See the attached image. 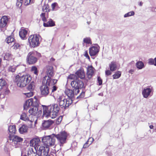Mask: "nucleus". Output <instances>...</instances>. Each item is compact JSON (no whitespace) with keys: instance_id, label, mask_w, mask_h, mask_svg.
<instances>
[{"instance_id":"34","label":"nucleus","mask_w":156,"mask_h":156,"mask_svg":"<svg viewBox=\"0 0 156 156\" xmlns=\"http://www.w3.org/2000/svg\"><path fill=\"white\" fill-rule=\"evenodd\" d=\"M148 64L150 65H154L156 66V57L154 59L150 58L148 60Z\"/></svg>"},{"instance_id":"11","label":"nucleus","mask_w":156,"mask_h":156,"mask_svg":"<svg viewBox=\"0 0 156 156\" xmlns=\"http://www.w3.org/2000/svg\"><path fill=\"white\" fill-rule=\"evenodd\" d=\"M37 52H30L28 54L27 60L29 64L35 63L37 61V58L36 57Z\"/></svg>"},{"instance_id":"19","label":"nucleus","mask_w":156,"mask_h":156,"mask_svg":"<svg viewBox=\"0 0 156 156\" xmlns=\"http://www.w3.org/2000/svg\"><path fill=\"white\" fill-rule=\"evenodd\" d=\"M31 0H17L16 5L18 7H20L23 4L25 5H27L30 3Z\"/></svg>"},{"instance_id":"16","label":"nucleus","mask_w":156,"mask_h":156,"mask_svg":"<svg viewBox=\"0 0 156 156\" xmlns=\"http://www.w3.org/2000/svg\"><path fill=\"white\" fill-rule=\"evenodd\" d=\"M99 46H92L90 48L89 53L90 56H94L96 55L99 51Z\"/></svg>"},{"instance_id":"9","label":"nucleus","mask_w":156,"mask_h":156,"mask_svg":"<svg viewBox=\"0 0 156 156\" xmlns=\"http://www.w3.org/2000/svg\"><path fill=\"white\" fill-rule=\"evenodd\" d=\"M71 85L75 90L76 93H79L80 92L79 89L83 88L84 86V84L82 81L79 80H76L72 81Z\"/></svg>"},{"instance_id":"3","label":"nucleus","mask_w":156,"mask_h":156,"mask_svg":"<svg viewBox=\"0 0 156 156\" xmlns=\"http://www.w3.org/2000/svg\"><path fill=\"white\" fill-rule=\"evenodd\" d=\"M57 103L53 104L48 106L42 105L43 116L46 117H50L51 119L56 118L60 109Z\"/></svg>"},{"instance_id":"31","label":"nucleus","mask_w":156,"mask_h":156,"mask_svg":"<svg viewBox=\"0 0 156 156\" xmlns=\"http://www.w3.org/2000/svg\"><path fill=\"white\" fill-rule=\"evenodd\" d=\"M37 154V153L34 151L32 148H30L29 149L27 153L28 156H36Z\"/></svg>"},{"instance_id":"22","label":"nucleus","mask_w":156,"mask_h":156,"mask_svg":"<svg viewBox=\"0 0 156 156\" xmlns=\"http://www.w3.org/2000/svg\"><path fill=\"white\" fill-rule=\"evenodd\" d=\"M47 76H49V77L51 78V77H52L54 76V73L53 67L52 66H47Z\"/></svg>"},{"instance_id":"21","label":"nucleus","mask_w":156,"mask_h":156,"mask_svg":"<svg viewBox=\"0 0 156 156\" xmlns=\"http://www.w3.org/2000/svg\"><path fill=\"white\" fill-rule=\"evenodd\" d=\"M28 30L27 29L22 28L19 32V35L21 38L23 39H25L26 38V36Z\"/></svg>"},{"instance_id":"38","label":"nucleus","mask_w":156,"mask_h":156,"mask_svg":"<svg viewBox=\"0 0 156 156\" xmlns=\"http://www.w3.org/2000/svg\"><path fill=\"white\" fill-rule=\"evenodd\" d=\"M51 86H52V87L51 88V95L54 97V92L57 90L58 87H57L55 86V84L53 85H51Z\"/></svg>"},{"instance_id":"55","label":"nucleus","mask_w":156,"mask_h":156,"mask_svg":"<svg viewBox=\"0 0 156 156\" xmlns=\"http://www.w3.org/2000/svg\"><path fill=\"white\" fill-rule=\"evenodd\" d=\"M134 72V71L133 69H131L129 71V73H131V74H132Z\"/></svg>"},{"instance_id":"2","label":"nucleus","mask_w":156,"mask_h":156,"mask_svg":"<svg viewBox=\"0 0 156 156\" xmlns=\"http://www.w3.org/2000/svg\"><path fill=\"white\" fill-rule=\"evenodd\" d=\"M57 80L52 79L49 76H45L42 81V85L40 87L41 94L42 96L46 97L49 94V87L56 84Z\"/></svg>"},{"instance_id":"4","label":"nucleus","mask_w":156,"mask_h":156,"mask_svg":"<svg viewBox=\"0 0 156 156\" xmlns=\"http://www.w3.org/2000/svg\"><path fill=\"white\" fill-rule=\"evenodd\" d=\"M31 80V77L29 74L23 75L20 76L17 75L15 77L14 81L18 87H24L29 83Z\"/></svg>"},{"instance_id":"35","label":"nucleus","mask_w":156,"mask_h":156,"mask_svg":"<svg viewBox=\"0 0 156 156\" xmlns=\"http://www.w3.org/2000/svg\"><path fill=\"white\" fill-rule=\"evenodd\" d=\"M6 84V83L5 80L2 79H0V90Z\"/></svg>"},{"instance_id":"26","label":"nucleus","mask_w":156,"mask_h":156,"mask_svg":"<svg viewBox=\"0 0 156 156\" xmlns=\"http://www.w3.org/2000/svg\"><path fill=\"white\" fill-rule=\"evenodd\" d=\"M109 67L111 71H114L116 70L117 69V65L115 62H112L109 64Z\"/></svg>"},{"instance_id":"29","label":"nucleus","mask_w":156,"mask_h":156,"mask_svg":"<svg viewBox=\"0 0 156 156\" xmlns=\"http://www.w3.org/2000/svg\"><path fill=\"white\" fill-rule=\"evenodd\" d=\"M27 126L25 125H23L19 128V131L20 133L23 134L24 133L27 132Z\"/></svg>"},{"instance_id":"54","label":"nucleus","mask_w":156,"mask_h":156,"mask_svg":"<svg viewBox=\"0 0 156 156\" xmlns=\"http://www.w3.org/2000/svg\"><path fill=\"white\" fill-rule=\"evenodd\" d=\"M55 61V59L53 58H51L50 59V62H51V63H50V64H52V62H54Z\"/></svg>"},{"instance_id":"61","label":"nucleus","mask_w":156,"mask_h":156,"mask_svg":"<svg viewBox=\"0 0 156 156\" xmlns=\"http://www.w3.org/2000/svg\"><path fill=\"white\" fill-rule=\"evenodd\" d=\"M88 142H89V141L88 140L85 143V144H86L87 145H88Z\"/></svg>"},{"instance_id":"58","label":"nucleus","mask_w":156,"mask_h":156,"mask_svg":"<svg viewBox=\"0 0 156 156\" xmlns=\"http://www.w3.org/2000/svg\"><path fill=\"white\" fill-rule=\"evenodd\" d=\"M149 127L151 129H153L154 127V126L152 125H150L149 126Z\"/></svg>"},{"instance_id":"36","label":"nucleus","mask_w":156,"mask_h":156,"mask_svg":"<svg viewBox=\"0 0 156 156\" xmlns=\"http://www.w3.org/2000/svg\"><path fill=\"white\" fill-rule=\"evenodd\" d=\"M121 75L120 71H118L113 75V79H116L119 78Z\"/></svg>"},{"instance_id":"47","label":"nucleus","mask_w":156,"mask_h":156,"mask_svg":"<svg viewBox=\"0 0 156 156\" xmlns=\"http://www.w3.org/2000/svg\"><path fill=\"white\" fill-rule=\"evenodd\" d=\"M98 83L99 85H101L102 84V80L101 78L98 76Z\"/></svg>"},{"instance_id":"49","label":"nucleus","mask_w":156,"mask_h":156,"mask_svg":"<svg viewBox=\"0 0 156 156\" xmlns=\"http://www.w3.org/2000/svg\"><path fill=\"white\" fill-rule=\"evenodd\" d=\"M110 70H107L105 72V75L106 76H108L111 75L112 74V73Z\"/></svg>"},{"instance_id":"62","label":"nucleus","mask_w":156,"mask_h":156,"mask_svg":"<svg viewBox=\"0 0 156 156\" xmlns=\"http://www.w3.org/2000/svg\"><path fill=\"white\" fill-rule=\"evenodd\" d=\"M87 23L88 24H89L90 23V22H87Z\"/></svg>"},{"instance_id":"18","label":"nucleus","mask_w":156,"mask_h":156,"mask_svg":"<svg viewBox=\"0 0 156 156\" xmlns=\"http://www.w3.org/2000/svg\"><path fill=\"white\" fill-rule=\"evenodd\" d=\"M8 21V19L7 16H3L1 19L0 22V28L5 29L6 24Z\"/></svg>"},{"instance_id":"56","label":"nucleus","mask_w":156,"mask_h":156,"mask_svg":"<svg viewBox=\"0 0 156 156\" xmlns=\"http://www.w3.org/2000/svg\"><path fill=\"white\" fill-rule=\"evenodd\" d=\"M88 146H89L88 145H87L86 144H85L83 146V147L84 148H86L87 147H88Z\"/></svg>"},{"instance_id":"15","label":"nucleus","mask_w":156,"mask_h":156,"mask_svg":"<svg viewBox=\"0 0 156 156\" xmlns=\"http://www.w3.org/2000/svg\"><path fill=\"white\" fill-rule=\"evenodd\" d=\"M41 142L40 139L39 138H35L31 140L30 141V146L34 147L35 150L38 149V146H41L39 144Z\"/></svg>"},{"instance_id":"7","label":"nucleus","mask_w":156,"mask_h":156,"mask_svg":"<svg viewBox=\"0 0 156 156\" xmlns=\"http://www.w3.org/2000/svg\"><path fill=\"white\" fill-rule=\"evenodd\" d=\"M9 140L12 145L16 148L20 147L23 139L18 136L10 134L9 136Z\"/></svg>"},{"instance_id":"41","label":"nucleus","mask_w":156,"mask_h":156,"mask_svg":"<svg viewBox=\"0 0 156 156\" xmlns=\"http://www.w3.org/2000/svg\"><path fill=\"white\" fill-rule=\"evenodd\" d=\"M16 68L15 66H10L9 67L8 70L9 72H14L15 71Z\"/></svg>"},{"instance_id":"42","label":"nucleus","mask_w":156,"mask_h":156,"mask_svg":"<svg viewBox=\"0 0 156 156\" xmlns=\"http://www.w3.org/2000/svg\"><path fill=\"white\" fill-rule=\"evenodd\" d=\"M45 13H42L40 15V16L42 20L44 22H46L47 21V19L45 17Z\"/></svg>"},{"instance_id":"63","label":"nucleus","mask_w":156,"mask_h":156,"mask_svg":"<svg viewBox=\"0 0 156 156\" xmlns=\"http://www.w3.org/2000/svg\"><path fill=\"white\" fill-rule=\"evenodd\" d=\"M133 62H134V61H132V62H130V63H133Z\"/></svg>"},{"instance_id":"6","label":"nucleus","mask_w":156,"mask_h":156,"mask_svg":"<svg viewBox=\"0 0 156 156\" xmlns=\"http://www.w3.org/2000/svg\"><path fill=\"white\" fill-rule=\"evenodd\" d=\"M55 134L43 137L42 139V142L46 147V149L49 150V147L55 145L56 140Z\"/></svg>"},{"instance_id":"25","label":"nucleus","mask_w":156,"mask_h":156,"mask_svg":"<svg viewBox=\"0 0 156 156\" xmlns=\"http://www.w3.org/2000/svg\"><path fill=\"white\" fill-rule=\"evenodd\" d=\"M8 130L10 134L14 135L16 131V126L15 125L10 126L9 127Z\"/></svg>"},{"instance_id":"1","label":"nucleus","mask_w":156,"mask_h":156,"mask_svg":"<svg viewBox=\"0 0 156 156\" xmlns=\"http://www.w3.org/2000/svg\"><path fill=\"white\" fill-rule=\"evenodd\" d=\"M39 101L36 98H31L26 101L24 105V109L27 110V108L30 106L34 107L29 111V113L32 115L36 116L37 118L39 117L42 113V109L39 106Z\"/></svg>"},{"instance_id":"32","label":"nucleus","mask_w":156,"mask_h":156,"mask_svg":"<svg viewBox=\"0 0 156 156\" xmlns=\"http://www.w3.org/2000/svg\"><path fill=\"white\" fill-rule=\"evenodd\" d=\"M34 81H32L29 84L27 89L30 91H32L34 90Z\"/></svg>"},{"instance_id":"24","label":"nucleus","mask_w":156,"mask_h":156,"mask_svg":"<svg viewBox=\"0 0 156 156\" xmlns=\"http://www.w3.org/2000/svg\"><path fill=\"white\" fill-rule=\"evenodd\" d=\"M55 25V22L51 19H49L47 23H44L43 26L44 27H53Z\"/></svg>"},{"instance_id":"45","label":"nucleus","mask_w":156,"mask_h":156,"mask_svg":"<svg viewBox=\"0 0 156 156\" xmlns=\"http://www.w3.org/2000/svg\"><path fill=\"white\" fill-rule=\"evenodd\" d=\"M32 91H30L29 92L25 93V94L28 97L32 96L33 95V92Z\"/></svg>"},{"instance_id":"59","label":"nucleus","mask_w":156,"mask_h":156,"mask_svg":"<svg viewBox=\"0 0 156 156\" xmlns=\"http://www.w3.org/2000/svg\"><path fill=\"white\" fill-rule=\"evenodd\" d=\"M143 3L141 2H140L139 5L140 6H142L143 5Z\"/></svg>"},{"instance_id":"50","label":"nucleus","mask_w":156,"mask_h":156,"mask_svg":"<svg viewBox=\"0 0 156 156\" xmlns=\"http://www.w3.org/2000/svg\"><path fill=\"white\" fill-rule=\"evenodd\" d=\"M57 4L56 2L53 3L51 4V7L53 10H54L55 7Z\"/></svg>"},{"instance_id":"46","label":"nucleus","mask_w":156,"mask_h":156,"mask_svg":"<svg viewBox=\"0 0 156 156\" xmlns=\"http://www.w3.org/2000/svg\"><path fill=\"white\" fill-rule=\"evenodd\" d=\"M13 46H14V48L15 49H16L20 47V44L17 43H14V42L13 43Z\"/></svg>"},{"instance_id":"30","label":"nucleus","mask_w":156,"mask_h":156,"mask_svg":"<svg viewBox=\"0 0 156 156\" xmlns=\"http://www.w3.org/2000/svg\"><path fill=\"white\" fill-rule=\"evenodd\" d=\"M136 68L139 69H141L144 67V64L143 62L141 61H138L136 64Z\"/></svg>"},{"instance_id":"8","label":"nucleus","mask_w":156,"mask_h":156,"mask_svg":"<svg viewBox=\"0 0 156 156\" xmlns=\"http://www.w3.org/2000/svg\"><path fill=\"white\" fill-rule=\"evenodd\" d=\"M55 136L59 143L60 147L63 146V144L66 143L68 135L66 132L63 131L60 132L58 134H55Z\"/></svg>"},{"instance_id":"57","label":"nucleus","mask_w":156,"mask_h":156,"mask_svg":"<svg viewBox=\"0 0 156 156\" xmlns=\"http://www.w3.org/2000/svg\"><path fill=\"white\" fill-rule=\"evenodd\" d=\"M4 97V95L2 94L0 95V98H3Z\"/></svg>"},{"instance_id":"17","label":"nucleus","mask_w":156,"mask_h":156,"mask_svg":"<svg viewBox=\"0 0 156 156\" xmlns=\"http://www.w3.org/2000/svg\"><path fill=\"white\" fill-rule=\"evenodd\" d=\"M54 122L51 120L44 121L42 123L43 128L44 129H48Z\"/></svg>"},{"instance_id":"39","label":"nucleus","mask_w":156,"mask_h":156,"mask_svg":"<svg viewBox=\"0 0 156 156\" xmlns=\"http://www.w3.org/2000/svg\"><path fill=\"white\" fill-rule=\"evenodd\" d=\"M134 14L135 13L133 11H131L125 14L124 15V17L126 18L133 16L134 15Z\"/></svg>"},{"instance_id":"5","label":"nucleus","mask_w":156,"mask_h":156,"mask_svg":"<svg viewBox=\"0 0 156 156\" xmlns=\"http://www.w3.org/2000/svg\"><path fill=\"white\" fill-rule=\"evenodd\" d=\"M57 102L61 108L66 109L72 103L73 100L70 98H66L63 96H60L57 98Z\"/></svg>"},{"instance_id":"23","label":"nucleus","mask_w":156,"mask_h":156,"mask_svg":"<svg viewBox=\"0 0 156 156\" xmlns=\"http://www.w3.org/2000/svg\"><path fill=\"white\" fill-rule=\"evenodd\" d=\"M94 69L92 66H89L87 69V75L89 79H90L94 73Z\"/></svg>"},{"instance_id":"44","label":"nucleus","mask_w":156,"mask_h":156,"mask_svg":"<svg viewBox=\"0 0 156 156\" xmlns=\"http://www.w3.org/2000/svg\"><path fill=\"white\" fill-rule=\"evenodd\" d=\"M62 116H60L58 118L56 119V123L57 124H59L62 120Z\"/></svg>"},{"instance_id":"13","label":"nucleus","mask_w":156,"mask_h":156,"mask_svg":"<svg viewBox=\"0 0 156 156\" xmlns=\"http://www.w3.org/2000/svg\"><path fill=\"white\" fill-rule=\"evenodd\" d=\"M37 154L38 156H47L48 154V149H45L44 146H39L38 149L36 150Z\"/></svg>"},{"instance_id":"52","label":"nucleus","mask_w":156,"mask_h":156,"mask_svg":"<svg viewBox=\"0 0 156 156\" xmlns=\"http://www.w3.org/2000/svg\"><path fill=\"white\" fill-rule=\"evenodd\" d=\"M9 92V90L8 89L6 88L5 90V91L4 92V94H8Z\"/></svg>"},{"instance_id":"40","label":"nucleus","mask_w":156,"mask_h":156,"mask_svg":"<svg viewBox=\"0 0 156 156\" xmlns=\"http://www.w3.org/2000/svg\"><path fill=\"white\" fill-rule=\"evenodd\" d=\"M83 42L87 44H91V41L89 37H86L84 38Z\"/></svg>"},{"instance_id":"37","label":"nucleus","mask_w":156,"mask_h":156,"mask_svg":"<svg viewBox=\"0 0 156 156\" xmlns=\"http://www.w3.org/2000/svg\"><path fill=\"white\" fill-rule=\"evenodd\" d=\"M31 71L34 73L36 75H38V71L37 68L36 66L32 67L31 69Z\"/></svg>"},{"instance_id":"43","label":"nucleus","mask_w":156,"mask_h":156,"mask_svg":"<svg viewBox=\"0 0 156 156\" xmlns=\"http://www.w3.org/2000/svg\"><path fill=\"white\" fill-rule=\"evenodd\" d=\"M76 77H76V75L71 74L68 76V78L69 79H71V80H72V79L74 80V79H76Z\"/></svg>"},{"instance_id":"27","label":"nucleus","mask_w":156,"mask_h":156,"mask_svg":"<svg viewBox=\"0 0 156 156\" xmlns=\"http://www.w3.org/2000/svg\"><path fill=\"white\" fill-rule=\"evenodd\" d=\"M76 74L81 79H83L85 77V73L83 70H78L76 72Z\"/></svg>"},{"instance_id":"53","label":"nucleus","mask_w":156,"mask_h":156,"mask_svg":"<svg viewBox=\"0 0 156 156\" xmlns=\"http://www.w3.org/2000/svg\"><path fill=\"white\" fill-rule=\"evenodd\" d=\"M88 140H89V142H90V144H91L92 142L93 141L94 139L93 138L90 137L89 138Z\"/></svg>"},{"instance_id":"60","label":"nucleus","mask_w":156,"mask_h":156,"mask_svg":"<svg viewBox=\"0 0 156 156\" xmlns=\"http://www.w3.org/2000/svg\"><path fill=\"white\" fill-rule=\"evenodd\" d=\"M98 95L99 96H103V94L102 93H100Z\"/></svg>"},{"instance_id":"48","label":"nucleus","mask_w":156,"mask_h":156,"mask_svg":"<svg viewBox=\"0 0 156 156\" xmlns=\"http://www.w3.org/2000/svg\"><path fill=\"white\" fill-rule=\"evenodd\" d=\"M84 56L86 57L89 60H90V58L88 54V51H86L84 52Z\"/></svg>"},{"instance_id":"51","label":"nucleus","mask_w":156,"mask_h":156,"mask_svg":"<svg viewBox=\"0 0 156 156\" xmlns=\"http://www.w3.org/2000/svg\"><path fill=\"white\" fill-rule=\"evenodd\" d=\"M84 93L82 92L80 94V95L77 97V98H83L84 96Z\"/></svg>"},{"instance_id":"64","label":"nucleus","mask_w":156,"mask_h":156,"mask_svg":"<svg viewBox=\"0 0 156 156\" xmlns=\"http://www.w3.org/2000/svg\"><path fill=\"white\" fill-rule=\"evenodd\" d=\"M37 122V119L35 121V123H36V122Z\"/></svg>"},{"instance_id":"12","label":"nucleus","mask_w":156,"mask_h":156,"mask_svg":"<svg viewBox=\"0 0 156 156\" xmlns=\"http://www.w3.org/2000/svg\"><path fill=\"white\" fill-rule=\"evenodd\" d=\"M152 87L151 86H147L144 88L142 90V93L143 97L147 98L152 95Z\"/></svg>"},{"instance_id":"33","label":"nucleus","mask_w":156,"mask_h":156,"mask_svg":"<svg viewBox=\"0 0 156 156\" xmlns=\"http://www.w3.org/2000/svg\"><path fill=\"white\" fill-rule=\"evenodd\" d=\"M14 40V39L12 36H10L7 38L6 39V41L8 44H10V43H13Z\"/></svg>"},{"instance_id":"10","label":"nucleus","mask_w":156,"mask_h":156,"mask_svg":"<svg viewBox=\"0 0 156 156\" xmlns=\"http://www.w3.org/2000/svg\"><path fill=\"white\" fill-rule=\"evenodd\" d=\"M39 35L36 34L31 35L29 36L28 41L32 47H35L39 45Z\"/></svg>"},{"instance_id":"28","label":"nucleus","mask_w":156,"mask_h":156,"mask_svg":"<svg viewBox=\"0 0 156 156\" xmlns=\"http://www.w3.org/2000/svg\"><path fill=\"white\" fill-rule=\"evenodd\" d=\"M12 55L10 52H6L4 53V60L9 61L12 59Z\"/></svg>"},{"instance_id":"14","label":"nucleus","mask_w":156,"mask_h":156,"mask_svg":"<svg viewBox=\"0 0 156 156\" xmlns=\"http://www.w3.org/2000/svg\"><path fill=\"white\" fill-rule=\"evenodd\" d=\"M75 93V90L74 89L73 90L66 89L65 91V93L66 95H67L69 98H68L71 99L72 100L75 97V96L78 94Z\"/></svg>"},{"instance_id":"20","label":"nucleus","mask_w":156,"mask_h":156,"mask_svg":"<svg viewBox=\"0 0 156 156\" xmlns=\"http://www.w3.org/2000/svg\"><path fill=\"white\" fill-rule=\"evenodd\" d=\"M20 119L25 121H28L29 122V125H32V123L34 120H30L27 117V114L25 112H23L20 115Z\"/></svg>"}]
</instances>
